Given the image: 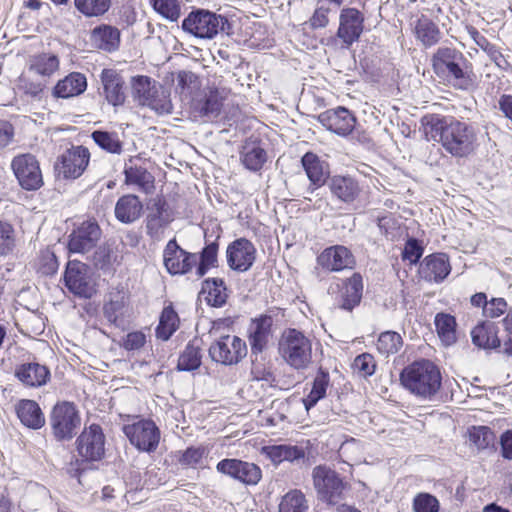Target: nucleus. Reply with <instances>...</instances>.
<instances>
[{
  "instance_id": "nucleus-19",
  "label": "nucleus",
  "mask_w": 512,
  "mask_h": 512,
  "mask_svg": "<svg viewBox=\"0 0 512 512\" xmlns=\"http://www.w3.org/2000/svg\"><path fill=\"white\" fill-rule=\"evenodd\" d=\"M364 16L355 8H345L339 17L337 37L349 48L358 41L363 32Z\"/></svg>"
},
{
  "instance_id": "nucleus-20",
  "label": "nucleus",
  "mask_w": 512,
  "mask_h": 512,
  "mask_svg": "<svg viewBox=\"0 0 512 512\" xmlns=\"http://www.w3.org/2000/svg\"><path fill=\"white\" fill-rule=\"evenodd\" d=\"M100 236L101 230L95 221H84L71 233L68 243L69 251L84 254L96 246Z\"/></svg>"
},
{
  "instance_id": "nucleus-57",
  "label": "nucleus",
  "mask_w": 512,
  "mask_h": 512,
  "mask_svg": "<svg viewBox=\"0 0 512 512\" xmlns=\"http://www.w3.org/2000/svg\"><path fill=\"white\" fill-rule=\"evenodd\" d=\"M478 46L489 56L497 67L504 70H507L510 67V64L503 54L495 45L491 44L487 38L485 40H481V43H479Z\"/></svg>"
},
{
  "instance_id": "nucleus-8",
  "label": "nucleus",
  "mask_w": 512,
  "mask_h": 512,
  "mask_svg": "<svg viewBox=\"0 0 512 512\" xmlns=\"http://www.w3.org/2000/svg\"><path fill=\"white\" fill-rule=\"evenodd\" d=\"M11 168L19 185L27 190H38L43 177L38 160L32 154H20L13 158Z\"/></svg>"
},
{
  "instance_id": "nucleus-47",
  "label": "nucleus",
  "mask_w": 512,
  "mask_h": 512,
  "mask_svg": "<svg viewBox=\"0 0 512 512\" xmlns=\"http://www.w3.org/2000/svg\"><path fill=\"white\" fill-rule=\"evenodd\" d=\"M308 503L305 495L297 489L286 493L279 504V512H307Z\"/></svg>"
},
{
  "instance_id": "nucleus-4",
  "label": "nucleus",
  "mask_w": 512,
  "mask_h": 512,
  "mask_svg": "<svg viewBox=\"0 0 512 512\" xmlns=\"http://www.w3.org/2000/svg\"><path fill=\"white\" fill-rule=\"evenodd\" d=\"M441 145L446 152L454 157H468L478 147L475 128L466 122L452 118L444 132V139Z\"/></svg>"
},
{
  "instance_id": "nucleus-16",
  "label": "nucleus",
  "mask_w": 512,
  "mask_h": 512,
  "mask_svg": "<svg viewBox=\"0 0 512 512\" xmlns=\"http://www.w3.org/2000/svg\"><path fill=\"white\" fill-rule=\"evenodd\" d=\"M226 259L232 270L246 272L252 267L256 259V249L249 240L239 238L228 245Z\"/></svg>"
},
{
  "instance_id": "nucleus-40",
  "label": "nucleus",
  "mask_w": 512,
  "mask_h": 512,
  "mask_svg": "<svg viewBox=\"0 0 512 512\" xmlns=\"http://www.w3.org/2000/svg\"><path fill=\"white\" fill-rule=\"evenodd\" d=\"M263 453L275 464L293 462L304 457V451L292 445H272L263 448Z\"/></svg>"
},
{
  "instance_id": "nucleus-54",
  "label": "nucleus",
  "mask_w": 512,
  "mask_h": 512,
  "mask_svg": "<svg viewBox=\"0 0 512 512\" xmlns=\"http://www.w3.org/2000/svg\"><path fill=\"white\" fill-rule=\"evenodd\" d=\"M154 10L162 17L175 22L181 16L180 0H149Z\"/></svg>"
},
{
  "instance_id": "nucleus-51",
  "label": "nucleus",
  "mask_w": 512,
  "mask_h": 512,
  "mask_svg": "<svg viewBox=\"0 0 512 512\" xmlns=\"http://www.w3.org/2000/svg\"><path fill=\"white\" fill-rule=\"evenodd\" d=\"M92 139L100 148L109 153L120 154L122 152V142L116 132L97 130L92 133Z\"/></svg>"
},
{
  "instance_id": "nucleus-14",
  "label": "nucleus",
  "mask_w": 512,
  "mask_h": 512,
  "mask_svg": "<svg viewBox=\"0 0 512 512\" xmlns=\"http://www.w3.org/2000/svg\"><path fill=\"white\" fill-rule=\"evenodd\" d=\"M90 153L83 146L72 147L59 158L56 170L66 179H76L83 174L88 163Z\"/></svg>"
},
{
  "instance_id": "nucleus-31",
  "label": "nucleus",
  "mask_w": 512,
  "mask_h": 512,
  "mask_svg": "<svg viewBox=\"0 0 512 512\" xmlns=\"http://www.w3.org/2000/svg\"><path fill=\"white\" fill-rule=\"evenodd\" d=\"M240 154L241 162L250 171L260 170L267 161L265 149L256 140L245 141Z\"/></svg>"
},
{
  "instance_id": "nucleus-17",
  "label": "nucleus",
  "mask_w": 512,
  "mask_h": 512,
  "mask_svg": "<svg viewBox=\"0 0 512 512\" xmlns=\"http://www.w3.org/2000/svg\"><path fill=\"white\" fill-rule=\"evenodd\" d=\"M198 263V255L189 253L170 240L164 250V264L171 274H186Z\"/></svg>"
},
{
  "instance_id": "nucleus-60",
  "label": "nucleus",
  "mask_w": 512,
  "mask_h": 512,
  "mask_svg": "<svg viewBox=\"0 0 512 512\" xmlns=\"http://www.w3.org/2000/svg\"><path fill=\"white\" fill-rule=\"evenodd\" d=\"M14 245L13 228L6 222H0V254L9 253Z\"/></svg>"
},
{
  "instance_id": "nucleus-21",
  "label": "nucleus",
  "mask_w": 512,
  "mask_h": 512,
  "mask_svg": "<svg viewBox=\"0 0 512 512\" xmlns=\"http://www.w3.org/2000/svg\"><path fill=\"white\" fill-rule=\"evenodd\" d=\"M318 119L326 129L341 136L350 134L356 123L355 117L344 107L327 110L321 113Z\"/></svg>"
},
{
  "instance_id": "nucleus-43",
  "label": "nucleus",
  "mask_w": 512,
  "mask_h": 512,
  "mask_svg": "<svg viewBox=\"0 0 512 512\" xmlns=\"http://www.w3.org/2000/svg\"><path fill=\"white\" fill-rule=\"evenodd\" d=\"M127 303L128 297L124 291L111 292L109 301L103 307L104 317L117 325L118 320L124 315Z\"/></svg>"
},
{
  "instance_id": "nucleus-2",
  "label": "nucleus",
  "mask_w": 512,
  "mask_h": 512,
  "mask_svg": "<svg viewBox=\"0 0 512 512\" xmlns=\"http://www.w3.org/2000/svg\"><path fill=\"white\" fill-rule=\"evenodd\" d=\"M402 385L411 393L430 398L441 387V374L429 360L416 361L407 366L400 375Z\"/></svg>"
},
{
  "instance_id": "nucleus-49",
  "label": "nucleus",
  "mask_w": 512,
  "mask_h": 512,
  "mask_svg": "<svg viewBox=\"0 0 512 512\" xmlns=\"http://www.w3.org/2000/svg\"><path fill=\"white\" fill-rule=\"evenodd\" d=\"M218 247L216 242H212L202 250L200 256H198V265L196 267L197 277H203L209 269L217 267Z\"/></svg>"
},
{
  "instance_id": "nucleus-62",
  "label": "nucleus",
  "mask_w": 512,
  "mask_h": 512,
  "mask_svg": "<svg viewBox=\"0 0 512 512\" xmlns=\"http://www.w3.org/2000/svg\"><path fill=\"white\" fill-rule=\"evenodd\" d=\"M507 310V302L503 298H492L484 306L483 315L488 318H497Z\"/></svg>"
},
{
  "instance_id": "nucleus-53",
  "label": "nucleus",
  "mask_w": 512,
  "mask_h": 512,
  "mask_svg": "<svg viewBox=\"0 0 512 512\" xmlns=\"http://www.w3.org/2000/svg\"><path fill=\"white\" fill-rule=\"evenodd\" d=\"M143 106H148L157 114H169L172 112V103L169 93L159 86L156 91L151 94L150 99Z\"/></svg>"
},
{
  "instance_id": "nucleus-10",
  "label": "nucleus",
  "mask_w": 512,
  "mask_h": 512,
  "mask_svg": "<svg viewBox=\"0 0 512 512\" xmlns=\"http://www.w3.org/2000/svg\"><path fill=\"white\" fill-rule=\"evenodd\" d=\"M65 286L74 295L90 298L95 293V286L86 264L73 260L69 261L64 274Z\"/></svg>"
},
{
  "instance_id": "nucleus-30",
  "label": "nucleus",
  "mask_w": 512,
  "mask_h": 512,
  "mask_svg": "<svg viewBox=\"0 0 512 512\" xmlns=\"http://www.w3.org/2000/svg\"><path fill=\"white\" fill-rule=\"evenodd\" d=\"M363 283L362 277L358 273H354L348 278L341 290L339 307L341 309L352 311L362 298Z\"/></svg>"
},
{
  "instance_id": "nucleus-29",
  "label": "nucleus",
  "mask_w": 512,
  "mask_h": 512,
  "mask_svg": "<svg viewBox=\"0 0 512 512\" xmlns=\"http://www.w3.org/2000/svg\"><path fill=\"white\" fill-rule=\"evenodd\" d=\"M272 318L261 316L255 319L249 329V341L253 353L262 352L271 336Z\"/></svg>"
},
{
  "instance_id": "nucleus-63",
  "label": "nucleus",
  "mask_w": 512,
  "mask_h": 512,
  "mask_svg": "<svg viewBox=\"0 0 512 512\" xmlns=\"http://www.w3.org/2000/svg\"><path fill=\"white\" fill-rule=\"evenodd\" d=\"M423 250L416 239H409L402 252L404 260H408L411 264L418 262L422 256Z\"/></svg>"
},
{
  "instance_id": "nucleus-52",
  "label": "nucleus",
  "mask_w": 512,
  "mask_h": 512,
  "mask_svg": "<svg viewBox=\"0 0 512 512\" xmlns=\"http://www.w3.org/2000/svg\"><path fill=\"white\" fill-rule=\"evenodd\" d=\"M74 5L86 17H98L109 10L111 0H74Z\"/></svg>"
},
{
  "instance_id": "nucleus-41",
  "label": "nucleus",
  "mask_w": 512,
  "mask_h": 512,
  "mask_svg": "<svg viewBox=\"0 0 512 512\" xmlns=\"http://www.w3.org/2000/svg\"><path fill=\"white\" fill-rule=\"evenodd\" d=\"M414 32L417 39L425 46L435 45L441 38V32L438 26L424 15L417 20Z\"/></svg>"
},
{
  "instance_id": "nucleus-22",
  "label": "nucleus",
  "mask_w": 512,
  "mask_h": 512,
  "mask_svg": "<svg viewBox=\"0 0 512 512\" xmlns=\"http://www.w3.org/2000/svg\"><path fill=\"white\" fill-rule=\"evenodd\" d=\"M317 262L323 269L337 272L353 268L355 259L348 248L335 245L324 249L318 256Z\"/></svg>"
},
{
  "instance_id": "nucleus-11",
  "label": "nucleus",
  "mask_w": 512,
  "mask_h": 512,
  "mask_svg": "<svg viewBox=\"0 0 512 512\" xmlns=\"http://www.w3.org/2000/svg\"><path fill=\"white\" fill-rule=\"evenodd\" d=\"M312 477L319 498L330 504H335L344 489V483L337 473L320 465L313 469Z\"/></svg>"
},
{
  "instance_id": "nucleus-48",
  "label": "nucleus",
  "mask_w": 512,
  "mask_h": 512,
  "mask_svg": "<svg viewBox=\"0 0 512 512\" xmlns=\"http://www.w3.org/2000/svg\"><path fill=\"white\" fill-rule=\"evenodd\" d=\"M403 345L402 337L395 331H385L378 337L376 348L380 354L388 357L397 353Z\"/></svg>"
},
{
  "instance_id": "nucleus-28",
  "label": "nucleus",
  "mask_w": 512,
  "mask_h": 512,
  "mask_svg": "<svg viewBox=\"0 0 512 512\" xmlns=\"http://www.w3.org/2000/svg\"><path fill=\"white\" fill-rule=\"evenodd\" d=\"M101 81L107 101L113 106L122 105L125 101L124 81L120 74L113 69H104Z\"/></svg>"
},
{
  "instance_id": "nucleus-58",
  "label": "nucleus",
  "mask_w": 512,
  "mask_h": 512,
  "mask_svg": "<svg viewBox=\"0 0 512 512\" xmlns=\"http://www.w3.org/2000/svg\"><path fill=\"white\" fill-rule=\"evenodd\" d=\"M58 261L53 252L42 251L38 260V270L44 275H50L57 271Z\"/></svg>"
},
{
  "instance_id": "nucleus-27",
  "label": "nucleus",
  "mask_w": 512,
  "mask_h": 512,
  "mask_svg": "<svg viewBox=\"0 0 512 512\" xmlns=\"http://www.w3.org/2000/svg\"><path fill=\"white\" fill-rule=\"evenodd\" d=\"M143 212V203L138 196L127 194L121 196L115 204V217L124 224H131L138 220Z\"/></svg>"
},
{
  "instance_id": "nucleus-64",
  "label": "nucleus",
  "mask_w": 512,
  "mask_h": 512,
  "mask_svg": "<svg viewBox=\"0 0 512 512\" xmlns=\"http://www.w3.org/2000/svg\"><path fill=\"white\" fill-rule=\"evenodd\" d=\"M329 8L318 6L309 20V25L312 29L324 28L329 23Z\"/></svg>"
},
{
  "instance_id": "nucleus-42",
  "label": "nucleus",
  "mask_w": 512,
  "mask_h": 512,
  "mask_svg": "<svg viewBox=\"0 0 512 512\" xmlns=\"http://www.w3.org/2000/svg\"><path fill=\"white\" fill-rule=\"evenodd\" d=\"M437 334L441 342L450 346L457 340L456 337V320L454 316L447 313H437L434 319Z\"/></svg>"
},
{
  "instance_id": "nucleus-50",
  "label": "nucleus",
  "mask_w": 512,
  "mask_h": 512,
  "mask_svg": "<svg viewBox=\"0 0 512 512\" xmlns=\"http://www.w3.org/2000/svg\"><path fill=\"white\" fill-rule=\"evenodd\" d=\"M178 315L170 307L164 308L160 316L159 325L156 329L157 337L168 340L178 327Z\"/></svg>"
},
{
  "instance_id": "nucleus-36",
  "label": "nucleus",
  "mask_w": 512,
  "mask_h": 512,
  "mask_svg": "<svg viewBox=\"0 0 512 512\" xmlns=\"http://www.w3.org/2000/svg\"><path fill=\"white\" fill-rule=\"evenodd\" d=\"M451 118L443 117L438 114H428L421 119V128L428 141H439L442 143L444 132L449 126Z\"/></svg>"
},
{
  "instance_id": "nucleus-25",
  "label": "nucleus",
  "mask_w": 512,
  "mask_h": 512,
  "mask_svg": "<svg viewBox=\"0 0 512 512\" xmlns=\"http://www.w3.org/2000/svg\"><path fill=\"white\" fill-rule=\"evenodd\" d=\"M139 158L131 157L124 166L125 183L134 185L139 191L150 194L154 191V176L138 162Z\"/></svg>"
},
{
  "instance_id": "nucleus-5",
  "label": "nucleus",
  "mask_w": 512,
  "mask_h": 512,
  "mask_svg": "<svg viewBox=\"0 0 512 512\" xmlns=\"http://www.w3.org/2000/svg\"><path fill=\"white\" fill-rule=\"evenodd\" d=\"M49 422L56 440L69 441L76 435L81 417L74 403L62 401L53 407Z\"/></svg>"
},
{
  "instance_id": "nucleus-3",
  "label": "nucleus",
  "mask_w": 512,
  "mask_h": 512,
  "mask_svg": "<svg viewBox=\"0 0 512 512\" xmlns=\"http://www.w3.org/2000/svg\"><path fill=\"white\" fill-rule=\"evenodd\" d=\"M279 354L292 368H307L312 361V341L302 331L285 330L279 340Z\"/></svg>"
},
{
  "instance_id": "nucleus-38",
  "label": "nucleus",
  "mask_w": 512,
  "mask_h": 512,
  "mask_svg": "<svg viewBox=\"0 0 512 512\" xmlns=\"http://www.w3.org/2000/svg\"><path fill=\"white\" fill-rule=\"evenodd\" d=\"M92 41L101 50L114 51L120 43V31L108 25L97 27L92 32Z\"/></svg>"
},
{
  "instance_id": "nucleus-39",
  "label": "nucleus",
  "mask_w": 512,
  "mask_h": 512,
  "mask_svg": "<svg viewBox=\"0 0 512 512\" xmlns=\"http://www.w3.org/2000/svg\"><path fill=\"white\" fill-rule=\"evenodd\" d=\"M301 162L307 174V177L309 178L312 184L316 186H321L325 183L328 171L326 170L324 163L319 159V157L316 154L312 152L306 153L302 157Z\"/></svg>"
},
{
  "instance_id": "nucleus-9",
  "label": "nucleus",
  "mask_w": 512,
  "mask_h": 512,
  "mask_svg": "<svg viewBox=\"0 0 512 512\" xmlns=\"http://www.w3.org/2000/svg\"><path fill=\"white\" fill-rule=\"evenodd\" d=\"M246 354V343L236 335L222 336L209 348L211 359L223 365L237 364Z\"/></svg>"
},
{
  "instance_id": "nucleus-12",
  "label": "nucleus",
  "mask_w": 512,
  "mask_h": 512,
  "mask_svg": "<svg viewBox=\"0 0 512 512\" xmlns=\"http://www.w3.org/2000/svg\"><path fill=\"white\" fill-rule=\"evenodd\" d=\"M173 219V213L167 202L161 197L154 199L153 204L148 207V214L145 219L147 235L153 240H162L165 230Z\"/></svg>"
},
{
  "instance_id": "nucleus-13",
  "label": "nucleus",
  "mask_w": 512,
  "mask_h": 512,
  "mask_svg": "<svg viewBox=\"0 0 512 512\" xmlns=\"http://www.w3.org/2000/svg\"><path fill=\"white\" fill-rule=\"evenodd\" d=\"M105 437L98 425H91L81 432L76 440V450L87 461H98L105 453Z\"/></svg>"
},
{
  "instance_id": "nucleus-37",
  "label": "nucleus",
  "mask_w": 512,
  "mask_h": 512,
  "mask_svg": "<svg viewBox=\"0 0 512 512\" xmlns=\"http://www.w3.org/2000/svg\"><path fill=\"white\" fill-rule=\"evenodd\" d=\"M201 295L213 307H221L227 300V289L220 278L206 279L201 288Z\"/></svg>"
},
{
  "instance_id": "nucleus-18",
  "label": "nucleus",
  "mask_w": 512,
  "mask_h": 512,
  "mask_svg": "<svg viewBox=\"0 0 512 512\" xmlns=\"http://www.w3.org/2000/svg\"><path fill=\"white\" fill-rule=\"evenodd\" d=\"M216 468L220 473L247 485H256L262 477L261 469L256 464L238 459L221 460Z\"/></svg>"
},
{
  "instance_id": "nucleus-15",
  "label": "nucleus",
  "mask_w": 512,
  "mask_h": 512,
  "mask_svg": "<svg viewBox=\"0 0 512 512\" xmlns=\"http://www.w3.org/2000/svg\"><path fill=\"white\" fill-rule=\"evenodd\" d=\"M229 92L223 87L208 88L203 97L193 100V112L206 120L216 119L221 113L223 102L227 99Z\"/></svg>"
},
{
  "instance_id": "nucleus-35",
  "label": "nucleus",
  "mask_w": 512,
  "mask_h": 512,
  "mask_svg": "<svg viewBox=\"0 0 512 512\" xmlns=\"http://www.w3.org/2000/svg\"><path fill=\"white\" fill-rule=\"evenodd\" d=\"M471 337L473 344L480 348L491 349L500 346L496 326L490 321H484L474 327Z\"/></svg>"
},
{
  "instance_id": "nucleus-55",
  "label": "nucleus",
  "mask_w": 512,
  "mask_h": 512,
  "mask_svg": "<svg viewBox=\"0 0 512 512\" xmlns=\"http://www.w3.org/2000/svg\"><path fill=\"white\" fill-rule=\"evenodd\" d=\"M470 440L479 449H487L493 446L496 440L493 431L486 426L473 427L470 431Z\"/></svg>"
},
{
  "instance_id": "nucleus-32",
  "label": "nucleus",
  "mask_w": 512,
  "mask_h": 512,
  "mask_svg": "<svg viewBox=\"0 0 512 512\" xmlns=\"http://www.w3.org/2000/svg\"><path fill=\"white\" fill-rule=\"evenodd\" d=\"M16 412L22 424L28 428L39 429L45 424V417L33 400H21L16 406Z\"/></svg>"
},
{
  "instance_id": "nucleus-26",
  "label": "nucleus",
  "mask_w": 512,
  "mask_h": 512,
  "mask_svg": "<svg viewBox=\"0 0 512 512\" xmlns=\"http://www.w3.org/2000/svg\"><path fill=\"white\" fill-rule=\"evenodd\" d=\"M328 186L332 195L345 203L355 201L361 192L359 183L351 176L334 175Z\"/></svg>"
},
{
  "instance_id": "nucleus-59",
  "label": "nucleus",
  "mask_w": 512,
  "mask_h": 512,
  "mask_svg": "<svg viewBox=\"0 0 512 512\" xmlns=\"http://www.w3.org/2000/svg\"><path fill=\"white\" fill-rule=\"evenodd\" d=\"M205 455L206 449L204 447H189L182 454L180 462L184 465L195 467L202 464Z\"/></svg>"
},
{
  "instance_id": "nucleus-46",
  "label": "nucleus",
  "mask_w": 512,
  "mask_h": 512,
  "mask_svg": "<svg viewBox=\"0 0 512 512\" xmlns=\"http://www.w3.org/2000/svg\"><path fill=\"white\" fill-rule=\"evenodd\" d=\"M159 86L152 82L147 76H135L132 78V95L133 98L140 104L144 105L151 94H153Z\"/></svg>"
},
{
  "instance_id": "nucleus-33",
  "label": "nucleus",
  "mask_w": 512,
  "mask_h": 512,
  "mask_svg": "<svg viewBox=\"0 0 512 512\" xmlns=\"http://www.w3.org/2000/svg\"><path fill=\"white\" fill-rule=\"evenodd\" d=\"M86 87V77L81 73L74 72L56 84L54 94L60 98H70L83 93Z\"/></svg>"
},
{
  "instance_id": "nucleus-24",
  "label": "nucleus",
  "mask_w": 512,
  "mask_h": 512,
  "mask_svg": "<svg viewBox=\"0 0 512 512\" xmlns=\"http://www.w3.org/2000/svg\"><path fill=\"white\" fill-rule=\"evenodd\" d=\"M14 375L24 386L31 388L46 385L51 377L49 368L38 362H27L17 365Z\"/></svg>"
},
{
  "instance_id": "nucleus-44",
  "label": "nucleus",
  "mask_w": 512,
  "mask_h": 512,
  "mask_svg": "<svg viewBox=\"0 0 512 512\" xmlns=\"http://www.w3.org/2000/svg\"><path fill=\"white\" fill-rule=\"evenodd\" d=\"M329 385V374L319 371L316 375L310 393L303 399L305 409L309 411L317 402L326 396V390Z\"/></svg>"
},
{
  "instance_id": "nucleus-61",
  "label": "nucleus",
  "mask_w": 512,
  "mask_h": 512,
  "mask_svg": "<svg viewBox=\"0 0 512 512\" xmlns=\"http://www.w3.org/2000/svg\"><path fill=\"white\" fill-rule=\"evenodd\" d=\"M353 365L354 368L364 377L371 376L375 372L376 364L374 358L368 353L357 356Z\"/></svg>"
},
{
  "instance_id": "nucleus-34",
  "label": "nucleus",
  "mask_w": 512,
  "mask_h": 512,
  "mask_svg": "<svg viewBox=\"0 0 512 512\" xmlns=\"http://www.w3.org/2000/svg\"><path fill=\"white\" fill-rule=\"evenodd\" d=\"M59 58L52 53H40L29 58V71L43 77L49 78L59 69Z\"/></svg>"
},
{
  "instance_id": "nucleus-7",
  "label": "nucleus",
  "mask_w": 512,
  "mask_h": 512,
  "mask_svg": "<svg viewBox=\"0 0 512 512\" xmlns=\"http://www.w3.org/2000/svg\"><path fill=\"white\" fill-rule=\"evenodd\" d=\"M123 432L132 445L144 452L154 451L160 441V431L150 419H137L131 424H126Z\"/></svg>"
},
{
  "instance_id": "nucleus-23",
  "label": "nucleus",
  "mask_w": 512,
  "mask_h": 512,
  "mask_svg": "<svg viewBox=\"0 0 512 512\" xmlns=\"http://www.w3.org/2000/svg\"><path fill=\"white\" fill-rule=\"evenodd\" d=\"M451 271L449 258L444 253L426 256L419 266V275L428 282L440 283Z\"/></svg>"
},
{
  "instance_id": "nucleus-56",
  "label": "nucleus",
  "mask_w": 512,
  "mask_h": 512,
  "mask_svg": "<svg viewBox=\"0 0 512 512\" xmlns=\"http://www.w3.org/2000/svg\"><path fill=\"white\" fill-rule=\"evenodd\" d=\"M439 508L438 499L429 493H419L413 500L414 512H438Z\"/></svg>"
},
{
  "instance_id": "nucleus-1",
  "label": "nucleus",
  "mask_w": 512,
  "mask_h": 512,
  "mask_svg": "<svg viewBox=\"0 0 512 512\" xmlns=\"http://www.w3.org/2000/svg\"><path fill=\"white\" fill-rule=\"evenodd\" d=\"M432 68L443 81L456 89L467 90L472 85V74L463 53L456 48L442 46L433 54Z\"/></svg>"
},
{
  "instance_id": "nucleus-6",
  "label": "nucleus",
  "mask_w": 512,
  "mask_h": 512,
  "mask_svg": "<svg viewBox=\"0 0 512 512\" xmlns=\"http://www.w3.org/2000/svg\"><path fill=\"white\" fill-rule=\"evenodd\" d=\"M226 19L204 9H197L188 14L182 22L184 32L200 39H212L224 30Z\"/></svg>"
},
{
  "instance_id": "nucleus-45",
  "label": "nucleus",
  "mask_w": 512,
  "mask_h": 512,
  "mask_svg": "<svg viewBox=\"0 0 512 512\" xmlns=\"http://www.w3.org/2000/svg\"><path fill=\"white\" fill-rule=\"evenodd\" d=\"M201 365V354L198 341L194 340L185 347L178 359L177 367L179 370L192 371Z\"/></svg>"
}]
</instances>
